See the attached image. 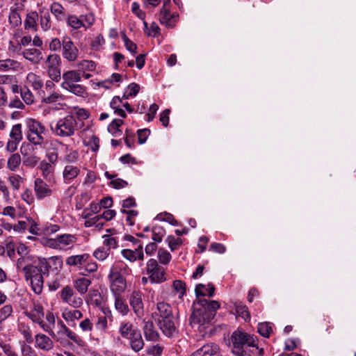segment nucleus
<instances>
[{"label":"nucleus","mask_w":356,"mask_h":356,"mask_svg":"<svg viewBox=\"0 0 356 356\" xmlns=\"http://www.w3.org/2000/svg\"><path fill=\"white\" fill-rule=\"evenodd\" d=\"M121 254L131 262H134L136 260H143L144 259L143 248L141 244H139L134 250L124 249L121 251Z\"/></svg>","instance_id":"nucleus-20"},{"label":"nucleus","mask_w":356,"mask_h":356,"mask_svg":"<svg viewBox=\"0 0 356 356\" xmlns=\"http://www.w3.org/2000/svg\"><path fill=\"white\" fill-rule=\"evenodd\" d=\"M232 352L236 356H244L246 353L245 347L254 342V336L240 330L234 331L231 336Z\"/></svg>","instance_id":"nucleus-5"},{"label":"nucleus","mask_w":356,"mask_h":356,"mask_svg":"<svg viewBox=\"0 0 356 356\" xmlns=\"http://www.w3.org/2000/svg\"><path fill=\"white\" fill-rule=\"evenodd\" d=\"M90 284V280L86 277H81L75 281L74 287L81 294H85Z\"/></svg>","instance_id":"nucleus-44"},{"label":"nucleus","mask_w":356,"mask_h":356,"mask_svg":"<svg viewBox=\"0 0 356 356\" xmlns=\"http://www.w3.org/2000/svg\"><path fill=\"white\" fill-rule=\"evenodd\" d=\"M215 286L213 284H199L196 285L195 293L197 296H208L211 298L214 295Z\"/></svg>","instance_id":"nucleus-32"},{"label":"nucleus","mask_w":356,"mask_h":356,"mask_svg":"<svg viewBox=\"0 0 356 356\" xmlns=\"http://www.w3.org/2000/svg\"><path fill=\"white\" fill-rule=\"evenodd\" d=\"M22 10V7L16 3L10 8L8 22L9 24L14 28L17 27L22 24V19L20 12Z\"/></svg>","instance_id":"nucleus-25"},{"label":"nucleus","mask_w":356,"mask_h":356,"mask_svg":"<svg viewBox=\"0 0 356 356\" xmlns=\"http://www.w3.org/2000/svg\"><path fill=\"white\" fill-rule=\"evenodd\" d=\"M59 145L64 148L65 152L66 153V154L63 157L60 158L61 161L67 163V164H72V163H74L77 161L79 158V154L77 151L72 149L69 147V145H65L61 142L59 143Z\"/></svg>","instance_id":"nucleus-33"},{"label":"nucleus","mask_w":356,"mask_h":356,"mask_svg":"<svg viewBox=\"0 0 356 356\" xmlns=\"http://www.w3.org/2000/svg\"><path fill=\"white\" fill-rule=\"evenodd\" d=\"M40 25L44 31H49L51 28V16L49 10L45 8H40L39 10Z\"/></svg>","instance_id":"nucleus-29"},{"label":"nucleus","mask_w":356,"mask_h":356,"mask_svg":"<svg viewBox=\"0 0 356 356\" xmlns=\"http://www.w3.org/2000/svg\"><path fill=\"white\" fill-rule=\"evenodd\" d=\"M138 330V329L135 327L132 323L129 321H123L120 325L118 332L122 338L127 339Z\"/></svg>","instance_id":"nucleus-31"},{"label":"nucleus","mask_w":356,"mask_h":356,"mask_svg":"<svg viewBox=\"0 0 356 356\" xmlns=\"http://www.w3.org/2000/svg\"><path fill=\"white\" fill-rule=\"evenodd\" d=\"M81 18L82 19V23L83 24L82 28H84L85 29H88L91 27L95 21V16L91 13L81 15Z\"/></svg>","instance_id":"nucleus-58"},{"label":"nucleus","mask_w":356,"mask_h":356,"mask_svg":"<svg viewBox=\"0 0 356 356\" xmlns=\"http://www.w3.org/2000/svg\"><path fill=\"white\" fill-rule=\"evenodd\" d=\"M22 55L23 57L33 65H39L43 60V54L40 49L35 47L24 49Z\"/></svg>","instance_id":"nucleus-19"},{"label":"nucleus","mask_w":356,"mask_h":356,"mask_svg":"<svg viewBox=\"0 0 356 356\" xmlns=\"http://www.w3.org/2000/svg\"><path fill=\"white\" fill-rule=\"evenodd\" d=\"M156 309L158 312L154 314L160 316L162 319L172 317V309L169 304L164 302H159Z\"/></svg>","instance_id":"nucleus-39"},{"label":"nucleus","mask_w":356,"mask_h":356,"mask_svg":"<svg viewBox=\"0 0 356 356\" xmlns=\"http://www.w3.org/2000/svg\"><path fill=\"white\" fill-rule=\"evenodd\" d=\"M63 99L64 97L61 94L54 92L47 96H44L42 98V102L46 104H52Z\"/></svg>","instance_id":"nucleus-59"},{"label":"nucleus","mask_w":356,"mask_h":356,"mask_svg":"<svg viewBox=\"0 0 356 356\" xmlns=\"http://www.w3.org/2000/svg\"><path fill=\"white\" fill-rule=\"evenodd\" d=\"M214 317L212 312H206L202 308L196 309L191 316V324L200 326L208 324Z\"/></svg>","instance_id":"nucleus-15"},{"label":"nucleus","mask_w":356,"mask_h":356,"mask_svg":"<svg viewBox=\"0 0 356 356\" xmlns=\"http://www.w3.org/2000/svg\"><path fill=\"white\" fill-rule=\"evenodd\" d=\"M249 356H262L264 355V348L260 347L258 339L254 337L252 344H248L246 347Z\"/></svg>","instance_id":"nucleus-43"},{"label":"nucleus","mask_w":356,"mask_h":356,"mask_svg":"<svg viewBox=\"0 0 356 356\" xmlns=\"http://www.w3.org/2000/svg\"><path fill=\"white\" fill-rule=\"evenodd\" d=\"M63 336H66L78 346L83 347L85 345V341L78 334L71 330L67 327H63V329H59V330L57 332V334H56V337L54 338L57 341L62 343L63 340L64 339Z\"/></svg>","instance_id":"nucleus-14"},{"label":"nucleus","mask_w":356,"mask_h":356,"mask_svg":"<svg viewBox=\"0 0 356 356\" xmlns=\"http://www.w3.org/2000/svg\"><path fill=\"white\" fill-rule=\"evenodd\" d=\"M159 325L163 333L167 337H171L175 332V326L172 321V317L165 319H159Z\"/></svg>","instance_id":"nucleus-30"},{"label":"nucleus","mask_w":356,"mask_h":356,"mask_svg":"<svg viewBox=\"0 0 356 356\" xmlns=\"http://www.w3.org/2000/svg\"><path fill=\"white\" fill-rule=\"evenodd\" d=\"M40 168L42 172V176L44 177H48L54 171V166L52 165V163H48L45 161L40 163Z\"/></svg>","instance_id":"nucleus-61"},{"label":"nucleus","mask_w":356,"mask_h":356,"mask_svg":"<svg viewBox=\"0 0 356 356\" xmlns=\"http://www.w3.org/2000/svg\"><path fill=\"white\" fill-rule=\"evenodd\" d=\"M91 151L96 152L99 147V139L97 136L92 135L89 137L88 140L85 143Z\"/></svg>","instance_id":"nucleus-53"},{"label":"nucleus","mask_w":356,"mask_h":356,"mask_svg":"<svg viewBox=\"0 0 356 356\" xmlns=\"http://www.w3.org/2000/svg\"><path fill=\"white\" fill-rule=\"evenodd\" d=\"M123 124V120L120 119H115L108 127V131L117 136L118 135L122 134V131L119 129L120 127Z\"/></svg>","instance_id":"nucleus-48"},{"label":"nucleus","mask_w":356,"mask_h":356,"mask_svg":"<svg viewBox=\"0 0 356 356\" xmlns=\"http://www.w3.org/2000/svg\"><path fill=\"white\" fill-rule=\"evenodd\" d=\"M145 273L152 283H161L165 280L164 268L159 266L156 260L154 259L147 261Z\"/></svg>","instance_id":"nucleus-8"},{"label":"nucleus","mask_w":356,"mask_h":356,"mask_svg":"<svg viewBox=\"0 0 356 356\" xmlns=\"http://www.w3.org/2000/svg\"><path fill=\"white\" fill-rule=\"evenodd\" d=\"M131 11L139 19L143 20V24L145 28H147V23L145 21V13L140 9V6L138 3L134 2L131 5Z\"/></svg>","instance_id":"nucleus-60"},{"label":"nucleus","mask_w":356,"mask_h":356,"mask_svg":"<svg viewBox=\"0 0 356 356\" xmlns=\"http://www.w3.org/2000/svg\"><path fill=\"white\" fill-rule=\"evenodd\" d=\"M63 48V38L60 40L58 38H53L49 42V49L52 51H59Z\"/></svg>","instance_id":"nucleus-63"},{"label":"nucleus","mask_w":356,"mask_h":356,"mask_svg":"<svg viewBox=\"0 0 356 356\" xmlns=\"http://www.w3.org/2000/svg\"><path fill=\"white\" fill-rule=\"evenodd\" d=\"M27 140L34 145L42 146L44 143V138L42 134L45 131L44 127L38 120L29 119L26 121Z\"/></svg>","instance_id":"nucleus-6"},{"label":"nucleus","mask_w":356,"mask_h":356,"mask_svg":"<svg viewBox=\"0 0 356 356\" xmlns=\"http://www.w3.org/2000/svg\"><path fill=\"white\" fill-rule=\"evenodd\" d=\"M20 67V63L17 60L8 58L0 60V72H8L9 70H17Z\"/></svg>","instance_id":"nucleus-37"},{"label":"nucleus","mask_w":356,"mask_h":356,"mask_svg":"<svg viewBox=\"0 0 356 356\" xmlns=\"http://www.w3.org/2000/svg\"><path fill=\"white\" fill-rule=\"evenodd\" d=\"M115 299V308L122 315H127L129 311L128 305L125 302V300L122 295L113 296Z\"/></svg>","instance_id":"nucleus-41"},{"label":"nucleus","mask_w":356,"mask_h":356,"mask_svg":"<svg viewBox=\"0 0 356 356\" xmlns=\"http://www.w3.org/2000/svg\"><path fill=\"white\" fill-rule=\"evenodd\" d=\"M61 58L56 54H49L44 63V69L48 76L54 81L59 82L61 78Z\"/></svg>","instance_id":"nucleus-7"},{"label":"nucleus","mask_w":356,"mask_h":356,"mask_svg":"<svg viewBox=\"0 0 356 356\" xmlns=\"http://www.w3.org/2000/svg\"><path fill=\"white\" fill-rule=\"evenodd\" d=\"M144 295L139 290H134L129 296V304L136 315L141 318L144 315V305L143 298Z\"/></svg>","instance_id":"nucleus-13"},{"label":"nucleus","mask_w":356,"mask_h":356,"mask_svg":"<svg viewBox=\"0 0 356 356\" xmlns=\"http://www.w3.org/2000/svg\"><path fill=\"white\" fill-rule=\"evenodd\" d=\"M63 81L61 83V87H65V84L71 85L81 81V74L78 70H68L63 74Z\"/></svg>","instance_id":"nucleus-24"},{"label":"nucleus","mask_w":356,"mask_h":356,"mask_svg":"<svg viewBox=\"0 0 356 356\" xmlns=\"http://www.w3.org/2000/svg\"><path fill=\"white\" fill-rule=\"evenodd\" d=\"M81 173V169L78 165L67 163L63 170V181L65 184H72Z\"/></svg>","instance_id":"nucleus-16"},{"label":"nucleus","mask_w":356,"mask_h":356,"mask_svg":"<svg viewBox=\"0 0 356 356\" xmlns=\"http://www.w3.org/2000/svg\"><path fill=\"white\" fill-rule=\"evenodd\" d=\"M58 241L60 249H71L76 243L77 238L75 235L65 234L58 235Z\"/></svg>","instance_id":"nucleus-26"},{"label":"nucleus","mask_w":356,"mask_h":356,"mask_svg":"<svg viewBox=\"0 0 356 356\" xmlns=\"http://www.w3.org/2000/svg\"><path fill=\"white\" fill-rule=\"evenodd\" d=\"M140 86L136 83H132L127 87V91L122 96V99H127L129 97L136 96L139 92Z\"/></svg>","instance_id":"nucleus-56"},{"label":"nucleus","mask_w":356,"mask_h":356,"mask_svg":"<svg viewBox=\"0 0 356 356\" xmlns=\"http://www.w3.org/2000/svg\"><path fill=\"white\" fill-rule=\"evenodd\" d=\"M175 4H177V0H173ZM170 0H163V5L160 13L159 20L161 24L168 28L175 27L178 21V15L175 12L171 13Z\"/></svg>","instance_id":"nucleus-9"},{"label":"nucleus","mask_w":356,"mask_h":356,"mask_svg":"<svg viewBox=\"0 0 356 356\" xmlns=\"http://www.w3.org/2000/svg\"><path fill=\"white\" fill-rule=\"evenodd\" d=\"M9 136L10 139L7 143L6 148L8 152H13L17 149L19 143L23 138L22 124H16L13 125Z\"/></svg>","instance_id":"nucleus-12"},{"label":"nucleus","mask_w":356,"mask_h":356,"mask_svg":"<svg viewBox=\"0 0 356 356\" xmlns=\"http://www.w3.org/2000/svg\"><path fill=\"white\" fill-rule=\"evenodd\" d=\"M110 251L108 250L104 247H101L93 252V256L99 261H104L108 257Z\"/></svg>","instance_id":"nucleus-62"},{"label":"nucleus","mask_w":356,"mask_h":356,"mask_svg":"<svg viewBox=\"0 0 356 356\" xmlns=\"http://www.w3.org/2000/svg\"><path fill=\"white\" fill-rule=\"evenodd\" d=\"M53 340L43 333H38L35 335V348L44 352H49L54 348Z\"/></svg>","instance_id":"nucleus-18"},{"label":"nucleus","mask_w":356,"mask_h":356,"mask_svg":"<svg viewBox=\"0 0 356 356\" xmlns=\"http://www.w3.org/2000/svg\"><path fill=\"white\" fill-rule=\"evenodd\" d=\"M79 55V50L72 40L68 36L63 37V48L62 49L63 59L69 63H74L77 60Z\"/></svg>","instance_id":"nucleus-10"},{"label":"nucleus","mask_w":356,"mask_h":356,"mask_svg":"<svg viewBox=\"0 0 356 356\" xmlns=\"http://www.w3.org/2000/svg\"><path fill=\"white\" fill-rule=\"evenodd\" d=\"M18 330L19 332L22 334L24 339L28 343H31L33 342V339L32 337V333L29 326L25 323H20L18 325Z\"/></svg>","instance_id":"nucleus-47"},{"label":"nucleus","mask_w":356,"mask_h":356,"mask_svg":"<svg viewBox=\"0 0 356 356\" xmlns=\"http://www.w3.org/2000/svg\"><path fill=\"white\" fill-rule=\"evenodd\" d=\"M258 332L264 337H269L273 328L269 323H260L257 327Z\"/></svg>","instance_id":"nucleus-51"},{"label":"nucleus","mask_w":356,"mask_h":356,"mask_svg":"<svg viewBox=\"0 0 356 356\" xmlns=\"http://www.w3.org/2000/svg\"><path fill=\"white\" fill-rule=\"evenodd\" d=\"M34 191L38 200L49 197L53 193L49 185L40 178H36L34 181Z\"/></svg>","instance_id":"nucleus-17"},{"label":"nucleus","mask_w":356,"mask_h":356,"mask_svg":"<svg viewBox=\"0 0 356 356\" xmlns=\"http://www.w3.org/2000/svg\"><path fill=\"white\" fill-rule=\"evenodd\" d=\"M65 264L71 270L79 271V274L83 276L95 273L98 269L97 264L92 261L90 255L88 253L67 257L65 259Z\"/></svg>","instance_id":"nucleus-4"},{"label":"nucleus","mask_w":356,"mask_h":356,"mask_svg":"<svg viewBox=\"0 0 356 356\" xmlns=\"http://www.w3.org/2000/svg\"><path fill=\"white\" fill-rule=\"evenodd\" d=\"M8 51L13 54H22V47L17 39L10 40L8 44Z\"/></svg>","instance_id":"nucleus-54"},{"label":"nucleus","mask_w":356,"mask_h":356,"mask_svg":"<svg viewBox=\"0 0 356 356\" xmlns=\"http://www.w3.org/2000/svg\"><path fill=\"white\" fill-rule=\"evenodd\" d=\"M65 21L67 26L75 30L79 29L83 26L81 17H78L76 15H68Z\"/></svg>","instance_id":"nucleus-46"},{"label":"nucleus","mask_w":356,"mask_h":356,"mask_svg":"<svg viewBox=\"0 0 356 356\" xmlns=\"http://www.w3.org/2000/svg\"><path fill=\"white\" fill-rule=\"evenodd\" d=\"M236 313L238 316H241L245 321L249 320L250 318V313L248 310V307L241 304L238 303L236 305Z\"/></svg>","instance_id":"nucleus-55"},{"label":"nucleus","mask_w":356,"mask_h":356,"mask_svg":"<svg viewBox=\"0 0 356 356\" xmlns=\"http://www.w3.org/2000/svg\"><path fill=\"white\" fill-rule=\"evenodd\" d=\"M38 19L39 15L37 12H31L27 14L24 22L25 29L36 31L38 30L37 22Z\"/></svg>","instance_id":"nucleus-35"},{"label":"nucleus","mask_w":356,"mask_h":356,"mask_svg":"<svg viewBox=\"0 0 356 356\" xmlns=\"http://www.w3.org/2000/svg\"><path fill=\"white\" fill-rule=\"evenodd\" d=\"M60 298L64 302L74 308L80 307L83 303V299L76 296L74 289L70 286L63 287L59 292Z\"/></svg>","instance_id":"nucleus-11"},{"label":"nucleus","mask_w":356,"mask_h":356,"mask_svg":"<svg viewBox=\"0 0 356 356\" xmlns=\"http://www.w3.org/2000/svg\"><path fill=\"white\" fill-rule=\"evenodd\" d=\"M220 350L219 346L214 343H209L202 346L191 356H213Z\"/></svg>","instance_id":"nucleus-22"},{"label":"nucleus","mask_w":356,"mask_h":356,"mask_svg":"<svg viewBox=\"0 0 356 356\" xmlns=\"http://www.w3.org/2000/svg\"><path fill=\"white\" fill-rule=\"evenodd\" d=\"M0 347L1 348L5 356H18L16 351L9 343L1 342Z\"/></svg>","instance_id":"nucleus-64"},{"label":"nucleus","mask_w":356,"mask_h":356,"mask_svg":"<svg viewBox=\"0 0 356 356\" xmlns=\"http://www.w3.org/2000/svg\"><path fill=\"white\" fill-rule=\"evenodd\" d=\"M152 238L154 242L159 243L162 241L163 237L164 236L165 232L162 227L155 226L152 229Z\"/></svg>","instance_id":"nucleus-52"},{"label":"nucleus","mask_w":356,"mask_h":356,"mask_svg":"<svg viewBox=\"0 0 356 356\" xmlns=\"http://www.w3.org/2000/svg\"><path fill=\"white\" fill-rule=\"evenodd\" d=\"M78 71L81 74L86 72H94L96 69L97 64L91 60H81L76 64Z\"/></svg>","instance_id":"nucleus-38"},{"label":"nucleus","mask_w":356,"mask_h":356,"mask_svg":"<svg viewBox=\"0 0 356 356\" xmlns=\"http://www.w3.org/2000/svg\"><path fill=\"white\" fill-rule=\"evenodd\" d=\"M199 304L206 312H215L220 308V303L216 300H207L206 299L200 300Z\"/></svg>","instance_id":"nucleus-40"},{"label":"nucleus","mask_w":356,"mask_h":356,"mask_svg":"<svg viewBox=\"0 0 356 356\" xmlns=\"http://www.w3.org/2000/svg\"><path fill=\"white\" fill-rule=\"evenodd\" d=\"M8 181L14 191H19L24 179L20 175L14 174L8 177Z\"/></svg>","instance_id":"nucleus-49"},{"label":"nucleus","mask_w":356,"mask_h":356,"mask_svg":"<svg viewBox=\"0 0 356 356\" xmlns=\"http://www.w3.org/2000/svg\"><path fill=\"white\" fill-rule=\"evenodd\" d=\"M131 270L122 261H117L111 266L108 275L110 291L113 296L122 295L127 289L126 277L131 275Z\"/></svg>","instance_id":"nucleus-2"},{"label":"nucleus","mask_w":356,"mask_h":356,"mask_svg":"<svg viewBox=\"0 0 356 356\" xmlns=\"http://www.w3.org/2000/svg\"><path fill=\"white\" fill-rule=\"evenodd\" d=\"M63 89L73 93L75 95L84 97L86 95V88L82 85L78 83H73L71 85L65 84V87H62Z\"/></svg>","instance_id":"nucleus-42"},{"label":"nucleus","mask_w":356,"mask_h":356,"mask_svg":"<svg viewBox=\"0 0 356 356\" xmlns=\"http://www.w3.org/2000/svg\"><path fill=\"white\" fill-rule=\"evenodd\" d=\"M21 161V156L19 154H13L8 160V168L14 171L19 167Z\"/></svg>","instance_id":"nucleus-50"},{"label":"nucleus","mask_w":356,"mask_h":356,"mask_svg":"<svg viewBox=\"0 0 356 356\" xmlns=\"http://www.w3.org/2000/svg\"><path fill=\"white\" fill-rule=\"evenodd\" d=\"M62 317L67 323H74L76 320H79L83 317V314L81 311L77 309H65L62 312Z\"/></svg>","instance_id":"nucleus-36"},{"label":"nucleus","mask_w":356,"mask_h":356,"mask_svg":"<svg viewBox=\"0 0 356 356\" xmlns=\"http://www.w3.org/2000/svg\"><path fill=\"white\" fill-rule=\"evenodd\" d=\"M26 81L35 90L40 89L43 86V82L40 76L33 72H29L26 76Z\"/></svg>","instance_id":"nucleus-45"},{"label":"nucleus","mask_w":356,"mask_h":356,"mask_svg":"<svg viewBox=\"0 0 356 356\" xmlns=\"http://www.w3.org/2000/svg\"><path fill=\"white\" fill-rule=\"evenodd\" d=\"M24 314L31 319L33 323L43 319L44 318V308L39 303H33V306L30 310L24 311Z\"/></svg>","instance_id":"nucleus-21"},{"label":"nucleus","mask_w":356,"mask_h":356,"mask_svg":"<svg viewBox=\"0 0 356 356\" xmlns=\"http://www.w3.org/2000/svg\"><path fill=\"white\" fill-rule=\"evenodd\" d=\"M24 259L19 258L17 261V268L24 273L26 280H30L33 291L40 294L44 286V276L48 275L50 265L44 259H39L34 265L23 266Z\"/></svg>","instance_id":"nucleus-1"},{"label":"nucleus","mask_w":356,"mask_h":356,"mask_svg":"<svg viewBox=\"0 0 356 356\" xmlns=\"http://www.w3.org/2000/svg\"><path fill=\"white\" fill-rule=\"evenodd\" d=\"M39 157L34 154H26L24 157L23 164L29 168H34L39 162Z\"/></svg>","instance_id":"nucleus-57"},{"label":"nucleus","mask_w":356,"mask_h":356,"mask_svg":"<svg viewBox=\"0 0 356 356\" xmlns=\"http://www.w3.org/2000/svg\"><path fill=\"white\" fill-rule=\"evenodd\" d=\"M143 333L147 341H157L159 339V334L155 330L152 321H144L143 327Z\"/></svg>","instance_id":"nucleus-23"},{"label":"nucleus","mask_w":356,"mask_h":356,"mask_svg":"<svg viewBox=\"0 0 356 356\" xmlns=\"http://www.w3.org/2000/svg\"><path fill=\"white\" fill-rule=\"evenodd\" d=\"M50 11L58 22H64L67 17L65 8L58 2H53L50 5Z\"/></svg>","instance_id":"nucleus-28"},{"label":"nucleus","mask_w":356,"mask_h":356,"mask_svg":"<svg viewBox=\"0 0 356 356\" xmlns=\"http://www.w3.org/2000/svg\"><path fill=\"white\" fill-rule=\"evenodd\" d=\"M67 115H73L76 121L81 123V128L83 127V121L90 116V113L87 110L78 106L74 107Z\"/></svg>","instance_id":"nucleus-34"},{"label":"nucleus","mask_w":356,"mask_h":356,"mask_svg":"<svg viewBox=\"0 0 356 356\" xmlns=\"http://www.w3.org/2000/svg\"><path fill=\"white\" fill-rule=\"evenodd\" d=\"M51 133L56 137L70 138L81 129V123L76 122L73 115H66L49 124Z\"/></svg>","instance_id":"nucleus-3"},{"label":"nucleus","mask_w":356,"mask_h":356,"mask_svg":"<svg viewBox=\"0 0 356 356\" xmlns=\"http://www.w3.org/2000/svg\"><path fill=\"white\" fill-rule=\"evenodd\" d=\"M127 339L129 340L131 350L134 352L138 353L144 348L145 342L139 330L135 332V333Z\"/></svg>","instance_id":"nucleus-27"}]
</instances>
